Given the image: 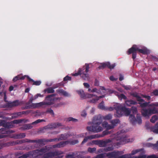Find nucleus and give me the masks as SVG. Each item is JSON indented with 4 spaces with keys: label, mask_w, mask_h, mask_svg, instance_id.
I'll return each mask as SVG.
<instances>
[{
    "label": "nucleus",
    "mask_w": 158,
    "mask_h": 158,
    "mask_svg": "<svg viewBox=\"0 0 158 158\" xmlns=\"http://www.w3.org/2000/svg\"><path fill=\"white\" fill-rule=\"evenodd\" d=\"M116 109L118 117H120L123 114L128 116L130 113V111L128 109L122 107L121 105H119Z\"/></svg>",
    "instance_id": "nucleus-4"
},
{
    "label": "nucleus",
    "mask_w": 158,
    "mask_h": 158,
    "mask_svg": "<svg viewBox=\"0 0 158 158\" xmlns=\"http://www.w3.org/2000/svg\"><path fill=\"white\" fill-rule=\"evenodd\" d=\"M156 70V68H153V71H155Z\"/></svg>",
    "instance_id": "nucleus-58"
},
{
    "label": "nucleus",
    "mask_w": 158,
    "mask_h": 158,
    "mask_svg": "<svg viewBox=\"0 0 158 158\" xmlns=\"http://www.w3.org/2000/svg\"><path fill=\"white\" fill-rule=\"evenodd\" d=\"M156 111L155 109H149L148 110H143L142 111V113L143 115L145 117L149 116L152 114L156 113Z\"/></svg>",
    "instance_id": "nucleus-6"
},
{
    "label": "nucleus",
    "mask_w": 158,
    "mask_h": 158,
    "mask_svg": "<svg viewBox=\"0 0 158 158\" xmlns=\"http://www.w3.org/2000/svg\"><path fill=\"white\" fill-rule=\"evenodd\" d=\"M59 93L61 95H63L65 96H70V94L62 89H60L59 90Z\"/></svg>",
    "instance_id": "nucleus-14"
},
{
    "label": "nucleus",
    "mask_w": 158,
    "mask_h": 158,
    "mask_svg": "<svg viewBox=\"0 0 158 158\" xmlns=\"http://www.w3.org/2000/svg\"><path fill=\"white\" fill-rule=\"evenodd\" d=\"M132 110L133 112L134 113H136L137 110L136 108L135 107H132Z\"/></svg>",
    "instance_id": "nucleus-34"
},
{
    "label": "nucleus",
    "mask_w": 158,
    "mask_h": 158,
    "mask_svg": "<svg viewBox=\"0 0 158 158\" xmlns=\"http://www.w3.org/2000/svg\"><path fill=\"white\" fill-rule=\"evenodd\" d=\"M86 135V134L83 133L80 134L79 135V137H83L85 136Z\"/></svg>",
    "instance_id": "nucleus-38"
},
{
    "label": "nucleus",
    "mask_w": 158,
    "mask_h": 158,
    "mask_svg": "<svg viewBox=\"0 0 158 158\" xmlns=\"http://www.w3.org/2000/svg\"><path fill=\"white\" fill-rule=\"evenodd\" d=\"M126 103L127 106H130L131 105L135 104L136 103V102L135 101H133L128 100L126 101Z\"/></svg>",
    "instance_id": "nucleus-16"
},
{
    "label": "nucleus",
    "mask_w": 158,
    "mask_h": 158,
    "mask_svg": "<svg viewBox=\"0 0 158 158\" xmlns=\"http://www.w3.org/2000/svg\"><path fill=\"white\" fill-rule=\"evenodd\" d=\"M81 98L83 99L87 98V95H85L82 90H79L76 91Z\"/></svg>",
    "instance_id": "nucleus-9"
},
{
    "label": "nucleus",
    "mask_w": 158,
    "mask_h": 158,
    "mask_svg": "<svg viewBox=\"0 0 158 158\" xmlns=\"http://www.w3.org/2000/svg\"><path fill=\"white\" fill-rule=\"evenodd\" d=\"M38 97V95H37V94H36V95H35L34 97H32L31 98L30 100L31 101L32 100H35L36 98H37Z\"/></svg>",
    "instance_id": "nucleus-30"
},
{
    "label": "nucleus",
    "mask_w": 158,
    "mask_h": 158,
    "mask_svg": "<svg viewBox=\"0 0 158 158\" xmlns=\"http://www.w3.org/2000/svg\"><path fill=\"white\" fill-rule=\"evenodd\" d=\"M29 91V89H27L25 90V92H28Z\"/></svg>",
    "instance_id": "nucleus-54"
},
{
    "label": "nucleus",
    "mask_w": 158,
    "mask_h": 158,
    "mask_svg": "<svg viewBox=\"0 0 158 158\" xmlns=\"http://www.w3.org/2000/svg\"><path fill=\"white\" fill-rule=\"evenodd\" d=\"M129 119L131 121H132L134 119H135V117L133 115H131L129 117Z\"/></svg>",
    "instance_id": "nucleus-36"
},
{
    "label": "nucleus",
    "mask_w": 158,
    "mask_h": 158,
    "mask_svg": "<svg viewBox=\"0 0 158 158\" xmlns=\"http://www.w3.org/2000/svg\"><path fill=\"white\" fill-rule=\"evenodd\" d=\"M14 123H18V121L17 120H15L14 121Z\"/></svg>",
    "instance_id": "nucleus-55"
},
{
    "label": "nucleus",
    "mask_w": 158,
    "mask_h": 158,
    "mask_svg": "<svg viewBox=\"0 0 158 158\" xmlns=\"http://www.w3.org/2000/svg\"><path fill=\"white\" fill-rule=\"evenodd\" d=\"M144 97L147 98L148 100H150V97L149 96H145Z\"/></svg>",
    "instance_id": "nucleus-45"
},
{
    "label": "nucleus",
    "mask_w": 158,
    "mask_h": 158,
    "mask_svg": "<svg viewBox=\"0 0 158 158\" xmlns=\"http://www.w3.org/2000/svg\"><path fill=\"white\" fill-rule=\"evenodd\" d=\"M98 108L99 109L104 110L105 109V107L104 105V102H102L101 103H100L98 106Z\"/></svg>",
    "instance_id": "nucleus-20"
},
{
    "label": "nucleus",
    "mask_w": 158,
    "mask_h": 158,
    "mask_svg": "<svg viewBox=\"0 0 158 158\" xmlns=\"http://www.w3.org/2000/svg\"><path fill=\"white\" fill-rule=\"evenodd\" d=\"M140 150H134V151H133L132 152V155H134L136 153H137L139 152V151Z\"/></svg>",
    "instance_id": "nucleus-31"
},
{
    "label": "nucleus",
    "mask_w": 158,
    "mask_h": 158,
    "mask_svg": "<svg viewBox=\"0 0 158 158\" xmlns=\"http://www.w3.org/2000/svg\"><path fill=\"white\" fill-rule=\"evenodd\" d=\"M119 79L120 81H122L123 79V77L122 76H120Z\"/></svg>",
    "instance_id": "nucleus-49"
},
{
    "label": "nucleus",
    "mask_w": 158,
    "mask_h": 158,
    "mask_svg": "<svg viewBox=\"0 0 158 158\" xmlns=\"http://www.w3.org/2000/svg\"><path fill=\"white\" fill-rule=\"evenodd\" d=\"M110 79L111 81H114L115 80L113 76H111L110 78Z\"/></svg>",
    "instance_id": "nucleus-46"
},
{
    "label": "nucleus",
    "mask_w": 158,
    "mask_h": 158,
    "mask_svg": "<svg viewBox=\"0 0 158 158\" xmlns=\"http://www.w3.org/2000/svg\"><path fill=\"white\" fill-rule=\"evenodd\" d=\"M104 97V96L97 97L94 94H88L87 95V98L89 99L90 102L94 103L96 102L100 98Z\"/></svg>",
    "instance_id": "nucleus-5"
},
{
    "label": "nucleus",
    "mask_w": 158,
    "mask_h": 158,
    "mask_svg": "<svg viewBox=\"0 0 158 158\" xmlns=\"http://www.w3.org/2000/svg\"><path fill=\"white\" fill-rule=\"evenodd\" d=\"M83 85L85 87L87 88H89V85L87 83H84Z\"/></svg>",
    "instance_id": "nucleus-33"
},
{
    "label": "nucleus",
    "mask_w": 158,
    "mask_h": 158,
    "mask_svg": "<svg viewBox=\"0 0 158 158\" xmlns=\"http://www.w3.org/2000/svg\"><path fill=\"white\" fill-rule=\"evenodd\" d=\"M27 78L30 81H32L33 82V85H39L41 83V81H34L32 79L30 78L29 77H27Z\"/></svg>",
    "instance_id": "nucleus-15"
},
{
    "label": "nucleus",
    "mask_w": 158,
    "mask_h": 158,
    "mask_svg": "<svg viewBox=\"0 0 158 158\" xmlns=\"http://www.w3.org/2000/svg\"><path fill=\"white\" fill-rule=\"evenodd\" d=\"M147 105L148 103H144L140 105L142 107H143L147 106Z\"/></svg>",
    "instance_id": "nucleus-37"
},
{
    "label": "nucleus",
    "mask_w": 158,
    "mask_h": 158,
    "mask_svg": "<svg viewBox=\"0 0 158 158\" xmlns=\"http://www.w3.org/2000/svg\"><path fill=\"white\" fill-rule=\"evenodd\" d=\"M115 65L114 64L110 65L109 62H106L100 64V65L98 67L99 69H103L106 67L107 66L110 69H112L114 68Z\"/></svg>",
    "instance_id": "nucleus-8"
},
{
    "label": "nucleus",
    "mask_w": 158,
    "mask_h": 158,
    "mask_svg": "<svg viewBox=\"0 0 158 158\" xmlns=\"http://www.w3.org/2000/svg\"><path fill=\"white\" fill-rule=\"evenodd\" d=\"M117 153L116 152H114L110 153L108 154L107 156L110 157H114Z\"/></svg>",
    "instance_id": "nucleus-22"
},
{
    "label": "nucleus",
    "mask_w": 158,
    "mask_h": 158,
    "mask_svg": "<svg viewBox=\"0 0 158 158\" xmlns=\"http://www.w3.org/2000/svg\"><path fill=\"white\" fill-rule=\"evenodd\" d=\"M90 150H91V148H89V149H88V150H89V151L91 152V151H90Z\"/></svg>",
    "instance_id": "nucleus-60"
},
{
    "label": "nucleus",
    "mask_w": 158,
    "mask_h": 158,
    "mask_svg": "<svg viewBox=\"0 0 158 158\" xmlns=\"http://www.w3.org/2000/svg\"><path fill=\"white\" fill-rule=\"evenodd\" d=\"M14 89V86H11L9 87V90L10 91H11L12 90Z\"/></svg>",
    "instance_id": "nucleus-44"
},
{
    "label": "nucleus",
    "mask_w": 158,
    "mask_h": 158,
    "mask_svg": "<svg viewBox=\"0 0 158 158\" xmlns=\"http://www.w3.org/2000/svg\"><path fill=\"white\" fill-rule=\"evenodd\" d=\"M103 133L105 135H107L109 134V132L107 131H104Z\"/></svg>",
    "instance_id": "nucleus-51"
},
{
    "label": "nucleus",
    "mask_w": 158,
    "mask_h": 158,
    "mask_svg": "<svg viewBox=\"0 0 158 158\" xmlns=\"http://www.w3.org/2000/svg\"><path fill=\"white\" fill-rule=\"evenodd\" d=\"M88 128L89 130L94 132H98L102 130V128L98 124H95L91 127H89Z\"/></svg>",
    "instance_id": "nucleus-7"
},
{
    "label": "nucleus",
    "mask_w": 158,
    "mask_h": 158,
    "mask_svg": "<svg viewBox=\"0 0 158 158\" xmlns=\"http://www.w3.org/2000/svg\"><path fill=\"white\" fill-rule=\"evenodd\" d=\"M27 77H28V76L25 75L21 77L20 78V79L21 80H23L26 77H27Z\"/></svg>",
    "instance_id": "nucleus-41"
},
{
    "label": "nucleus",
    "mask_w": 158,
    "mask_h": 158,
    "mask_svg": "<svg viewBox=\"0 0 158 158\" xmlns=\"http://www.w3.org/2000/svg\"><path fill=\"white\" fill-rule=\"evenodd\" d=\"M65 104L63 102H61L58 105V106H60L62 105H64Z\"/></svg>",
    "instance_id": "nucleus-43"
},
{
    "label": "nucleus",
    "mask_w": 158,
    "mask_h": 158,
    "mask_svg": "<svg viewBox=\"0 0 158 158\" xmlns=\"http://www.w3.org/2000/svg\"><path fill=\"white\" fill-rule=\"evenodd\" d=\"M25 136V135L24 134L22 136V137H23Z\"/></svg>",
    "instance_id": "nucleus-61"
},
{
    "label": "nucleus",
    "mask_w": 158,
    "mask_h": 158,
    "mask_svg": "<svg viewBox=\"0 0 158 158\" xmlns=\"http://www.w3.org/2000/svg\"><path fill=\"white\" fill-rule=\"evenodd\" d=\"M102 125L104 127H105L107 130H109L112 128L114 127V126H110L108 125L107 123L106 122H104L102 124Z\"/></svg>",
    "instance_id": "nucleus-11"
},
{
    "label": "nucleus",
    "mask_w": 158,
    "mask_h": 158,
    "mask_svg": "<svg viewBox=\"0 0 158 158\" xmlns=\"http://www.w3.org/2000/svg\"><path fill=\"white\" fill-rule=\"evenodd\" d=\"M152 130L154 132L158 133V123L152 128Z\"/></svg>",
    "instance_id": "nucleus-17"
},
{
    "label": "nucleus",
    "mask_w": 158,
    "mask_h": 158,
    "mask_svg": "<svg viewBox=\"0 0 158 158\" xmlns=\"http://www.w3.org/2000/svg\"><path fill=\"white\" fill-rule=\"evenodd\" d=\"M3 94V95L4 96V100L5 101H6V92H4V93Z\"/></svg>",
    "instance_id": "nucleus-48"
},
{
    "label": "nucleus",
    "mask_w": 158,
    "mask_h": 158,
    "mask_svg": "<svg viewBox=\"0 0 158 158\" xmlns=\"http://www.w3.org/2000/svg\"><path fill=\"white\" fill-rule=\"evenodd\" d=\"M88 91L91 92H95L97 91V89H94L91 90L89 88Z\"/></svg>",
    "instance_id": "nucleus-32"
},
{
    "label": "nucleus",
    "mask_w": 158,
    "mask_h": 158,
    "mask_svg": "<svg viewBox=\"0 0 158 158\" xmlns=\"http://www.w3.org/2000/svg\"><path fill=\"white\" fill-rule=\"evenodd\" d=\"M147 146L148 147H152L153 148L158 150V141L155 144H153L150 143H148L147 144Z\"/></svg>",
    "instance_id": "nucleus-12"
},
{
    "label": "nucleus",
    "mask_w": 158,
    "mask_h": 158,
    "mask_svg": "<svg viewBox=\"0 0 158 158\" xmlns=\"http://www.w3.org/2000/svg\"><path fill=\"white\" fill-rule=\"evenodd\" d=\"M78 143V141L77 140H75L74 142H71V144H74Z\"/></svg>",
    "instance_id": "nucleus-42"
},
{
    "label": "nucleus",
    "mask_w": 158,
    "mask_h": 158,
    "mask_svg": "<svg viewBox=\"0 0 158 158\" xmlns=\"http://www.w3.org/2000/svg\"><path fill=\"white\" fill-rule=\"evenodd\" d=\"M152 106H158V102H156L152 104Z\"/></svg>",
    "instance_id": "nucleus-47"
},
{
    "label": "nucleus",
    "mask_w": 158,
    "mask_h": 158,
    "mask_svg": "<svg viewBox=\"0 0 158 158\" xmlns=\"http://www.w3.org/2000/svg\"><path fill=\"white\" fill-rule=\"evenodd\" d=\"M48 111L52 114H53V111L51 109H50V110H48Z\"/></svg>",
    "instance_id": "nucleus-40"
},
{
    "label": "nucleus",
    "mask_w": 158,
    "mask_h": 158,
    "mask_svg": "<svg viewBox=\"0 0 158 158\" xmlns=\"http://www.w3.org/2000/svg\"><path fill=\"white\" fill-rule=\"evenodd\" d=\"M85 68L83 67L82 69H79L77 73L72 74L73 76H77L80 75L85 80H88L89 79V75L87 73L89 71V66L88 64H85Z\"/></svg>",
    "instance_id": "nucleus-2"
},
{
    "label": "nucleus",
    "mask_w": 158,
    "mask_h": 158,
    "mask_svg": "<svg viewBox=\"0 0 158 158\" xmlns=\"http://www.w3.org/2000/svg\"><path fill=\"white\" fill-rule=\"evenodd\" d=\"M118 123V121L117 120L113 121L112 122L113 124H114V125H115V124Z\"/></svg>",
    "instance_id": "nucleus-39"
},
{
    "label": "nucleus",
    "mask_w": 158,
    "mask_h": 158,
    "mask_svg": "<svg viewBox=\"0 0 158 158\" xmlns=\"http://www.w3.org/2000/svg\"><path fill=\"white\" fill-rule=\"evenodd\" d=\"M124 87L126 89H130L129 87L127 86H124Z\"/></svg>",
    "instance_id": "nucleus-52"
},
{
    "label": "nucleus",
    "mask_w": 158,
    "mask_h": 158,
    "mask_svg": "<svg viewBox=\"0 0 158 158\" xmlns=\"http://www.w3.org/2000/svg\"><path fill=\"white\" fill-rule=\"evenodd\" d=\"M61 125V124L60 123H59L57 124V127L60 126Z\"/></svg>",
    "instance_id": "nucleus-57"
},
{
    "label": "nucleus",
    "mask_w": 158,
    "mask_h": 158,
    "mask_svg": "<svg viewBox=\"0 0 158 158\" xmlns=\"http://www.w3.org/2000/svg\"><path fill=\"white\" fill-rule=\"evenodd\" d=\"M152 94L155 95H158V91L157 90H155L153 92Z\"/></svg>",
    "instance_id": "nucleus-28"
},
{
    "label": "nucleus",
    "mask_w": 158,
    "mask_h": 158,
    "mask_svg": "<svg viewBox=\"0 0 158 158\" xmlns=\"http://www.w3.org/2000/svg\"><path fill=\"white\" fill-rule=\"evenodd\" d=\"M112 118L111 115L109 114L107 116H106L104 117V119L106 120H109L110 119Z\"/></svg>",
    "instance_id": "nucleus-24"
},
{
    "label": "nucleus",
    "mask_w": 158,
    "mask_h": 158,
    "mask_svg": "<svg viewBox=\"0 0 158 158\" xmlns=\"http://www.w3.org/2000/svg\"><path fill=\"white\" fill-rule=\"evenodd\" d=\"M43 121V120L38 119V120H36V121H35V122H33L32 123V124L33 125L35 124H37V123H39L42 121Z\"/></svg>",
    "instance_id": "nucleus-25"
},
{
    "label": "nucleus",
    "mask_w": 158,
    "mask_h": 158,
    "mask_svg": "<svg viewBox=\"0 0 158 158\" xmlns=\"http://www.w3.org/2000/svg\"><path fill=\"white\" fill-rule=\"evenodd\" d=\"M22 102L18 101H15L10 103L9 106L11 107L17 106L21 105Z\"/></svg>",
    "instance_id": "nucleus-10"
},
{
    "label": "nucleus",
    "mask_w": 158,
    "mask_h": 158,
    "mask_svg": "<svg viewBox=\"0 0 158 158\" xmlns=\"http://www.w3.org/2000/svg\"><path fill=\"white\" fill-rule=\"evenodd\" d=\"M71 79L70 77L68 76H66L64 78V81H67V80H70Z\"/></svg>",
    "instance_id": "nucleus-35"
},
{
    "label": "nucleus",
    "mask_w": 158,
    "mask_h": 158,
    "mask_svg": "<svg viewBox=\"0 0 158 158\" xmlns=\"http://www.w3.org/2000/svg\"><path fill=\"white\" fill-rule=\"evenodd\" d=\"M20 76V75H19L15 77L13 79V80L14 82H15L18 80V77Z\"/></svg>",
    "instance_id": "nucleus-26"
},
{
    "label": "nucleus",
    "mask_w": 158,
    "mask_h": 158,
    "mask_svg": "<svg viewBox=\"0 0 158 158\" xmlns=\"http://www.w3.org/2000/svg\"><path fill=\"white\" fill-rule=\"evenodd\" d=\"M86 113L85 111H83L81 113V115L83 117H85L86 115Z\"/></svg>",
    "instance_id": "nucleus-29"
},
{
    "label": "nucleus",
    "mask_w": 158,
    "mask_h": 158,
    "mask_svg": "<svg viewBox=\"0 0 158 158\" xmlns=\"http://www.w3.org/2000/svg\"><path fill=\"white\" fill-rule=\"evenodd\" d=\"M157 119V117L156 115H154L152 117V118L150 119V121L152 123H154Z\"/></svg>",
    "instance_id": "nucleus-19"
},
{
    "label": "nucleus",
    "mask_w": 158,
    "mask_h": 158,
    "mask_svg": "<svg viewBox=\"0 0 158 158\" xmlns=\"http://www.w3.org/2000/svg\"><path fill=\"white\" fill-rule=\"evenodd\" d=\"M118 98L119 99H125L126 98V97L123 94H121L118 96Z\"/></svg>",
    "instance_id": "nucleus-21"
},
{
    "label": "nucleus",
    "mask_w": 158,
    "mask_h": 158,
    "mask_svg": "<svg viewBox=\"0 0 158 158\" xmlns=\"http://www.w3.org/2000/svg\"><path fill=\"white\" fill-rule=\"evenodd\" d=\"M48 93H52L54 92V90L52 89H49L47 90Z\"/></svg>",
    "instance_id": "nucleus-27"
},
{
    "label": "nucleus",
    "mask_w": 158,
    "mask_h": 158,
    "mask_svg": "<svg viewBox=\"0 0 158 158\" xmlns=\"http://www.w3.org/2000/svg\"><path fill=\"white\" fill-rule=\"evenodd\" d=\"M95 138V136H90L84 139L83 141L82 142V143H84L86 142L88 139H93Z\"/></svg>",
    "instance_id": "nucleus-18"
},
{
    "label": "nucleus",
    "mask_w": 158,
    "mask_h": 158,
    "mask_svg": "<svg viewBox=\"0 0 158 158\" xmlns=\"http://www.w3.org/2000/svg\"><path fill=\"white\" fill-rule=\"evenodd\" d=\"M60 99V98H54V95H51L46 97L45 101L36 103H33L31 105V108L39 107L44 105H51L55 102Z\"/></svg>",
    "instance_id": "nucleus-1"
},
{
    "label": "nucleus",
    "mask_w": 158,
    "mask_h": 158,
    "mask_svg": "<svg viewBox=\"0 0 158 158\" xmlns=\"http://www.w3.org/2000/svg\"><path fill=\"white\" fill-rule=\"evenodd\" d=\"M106 90H105L103 88H102L100 89V92L101 94H103L105 93H106Z\"/></svg>",
    "instance_id": "nucleus-23"
},
{
    "label": "nucleus",
    "mask_w": 158,
    "mask_h": 158,
    "mask_svg": "<svg viewBox=\"0 0 158 158\" xmlns=\"http://www.w3.org/2000/svg\"><path fill=\"white\" fill-rule=\"evenodd\" d=\"M37 94V95H38V97H43V96H44L43 95H41L39 94Z\"/></svg>",
    "instance_id": "nucleus-53"
},
{
    "label": "nucleus",
    "mask_w": 158,
    "mask_h": 158,
    "mask_svg": "<svg viewBox=\"0 0 158 158\" xmlns=\"http://www.w3.org/2000/svg\"><path fill=\"white\" fill-rule=\"evenodd\" d=\"M102 156V155H98V157L99 158H102V157H101Z\"/></svg>",
    "instance_id": "nucleus-56"
},
{
    "label": "nucleus",
    "mask_w": 158,
    "mask_h": 158,
    "mask_svg": "<svg viewBox=\"0 0 158 158\" xmlns=\"http://www.w3.org/2000/svg\"><path fill=\"white\" fill-rule=\"evenodd\" d=\"M135 158H158V157L154 155L151 156H146L145 155L141 157H135Z\"/></svg>",
    "instance_id": "nucleus-13"
},
{
    "label": "nucleus",
    "mask_w": 158,
    "mask_h": 158,
    "mask_svg": "<svg viewBox=\"0 0 158 158\" xmlns=\"http://www.w3.org/2000/svg\"><path fill=\"white\" fill-rule=\"evenodd\" d=\"M138 51L139 52L144 54H148L149 53V51L146 48L143 49H139L136 45H134L131 48H130L128 51V54L133 53L132 58L133 59H135L136 57V52Z\"/></svg>",
    "instance_id": "nucleus-3"
},
{
    "label": "nucleus",
    "mask_w": 158,
    "mask_h": 158,
    "mask_svg": "<svg viewBox=\"0 0 158 158\" xmlns=\"http://www.w3.org/2000/svg\"><path fill=\"white\" fill-rule=\"evenodd\" d=\"M21 77H20V76L19 77H18V80L20 79V78Z\"/></svg>",
    "instance_id": "nucleus-59"
},
{
    "label": "nucleus",
    "mask_w": 158,
    "mask_h": 158,
    "mask_svg": "<svg viewBox=\"0 0 158 158\" xmlns=\"http://www.w3.org/2000/svg\"><path fill=\"white\" fill-rule=\"evenodd\" d=\"M137 100L138 101H143V100L141 99L139 97H138V98H137Z\"/></svg>",
    "instance_id": "nucleus-50"
}]
</instances>
